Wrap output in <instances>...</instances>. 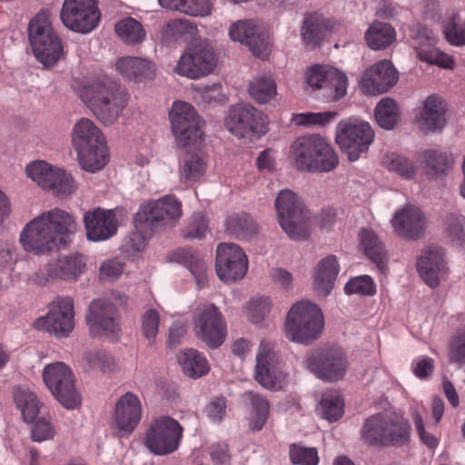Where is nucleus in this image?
Segmentation results:
<instances>
[{"instance_id":"nucleus-1","label":"nucleus","mask_w":465,"mask_h":465,"mask_svg":"<svg viewBox=\"0 0 465 465\" xmlns=\"http://www.w3.org/2000/svg\"><path fill=\"white\" fill-rule=\"evenodd\" d=\"M77 230L74 217L59 208L44 212L31 220L20 233L24 250L37 255L66 248Z\"/></svg>"},{"instance_id":"nucleus-2","label":"nucleus","mask_w":465,"mask_h":465,"mask_svg":"<svg viewBox=\"0 0 465 465\" xmlns=\"http://www.w3.org/2000/svg\"><path fill=\"white\" fill-rule=\"evenodd\" d=\"M182 215V203L173 195L141 204L134 219V232L124 240L123 251L128 253L143 251L156 232L173 226Z\"/></svg>"},{"instance_id":"nucleus-3","label":"nucleus","mask_w":465,"mask_h":465,"mask_svg":"<svg viewBox=\"0 0 465 465\" xmlns=\"http://www.w3.org/2000/svg\"><path fill=\"white\" fill-rule=\"evenodd\" d=\"M71 143L79 165L84 171L95 173L107 163L109 153L105 136L92 120L83 117L74 124Z\"/></svg>"},{"instance_id":"nucleus-4","label":"nucleus","mask_w":465,"mask_h":465,"mask_svg":"<svg viewBox=\"0 0 465 465\" xmlns=\"http://www.w3.org/2000/svg\"><path fill=\"white\" fill-rule=\"evenodd\" d=\"M290 157L295 167L302 172L328 173L339 163L331 145L319 134L298 137L290 147Z\"/></svg>"},{"instance_id":"nucleus-5","label":"nucleus","mask_w":465,"mask_h":465,"mask_svg":"<svg viewBox=\"0 0 465 465\" xmlns=\"http://www.w3.org/2000/svg\"><path fill=\"white\" fill-rule=\"evenodd\" d=\"M74 90L98 120L105 125L114 123L116 112V80L114 75L100 73L81 81Z\"/></svg>"},{"instance_id":"nucleus-6","label":"nucleus","mask_w":465,"mask_h":465,"mask_svg":"<svg viewBox=\"0 0 465 465\" xmlns=\"http://www.w3.org/2000/svg\"><path fill=\"white\" fill-rule=\"evenodd\" d=\"M28 39L35 59L50 68L64 56L61 38L52 27L47 12H39L29 23Z\"/></svg>"},{"instance_id":"nucleus-7","label":"nucleus","mask_w":465,"mask_h":465,"mask_svg":"<svg viewBox=\"0 0 465 465\" xmlns=\"http://www.w3.org/2000/svg\"><path fill=\"white\" fill-rule=\"evenodd\" d=\"M323 325V315L316 304L297 302L289 311L285 335L295 342L310 344L320 337Z\"/></svg>"},{"instance_id":"nucleus-8","label":"nucleus","mask_w":465,"mask_h":465,"mask_svg":"<svg viewBox=\"0 0 465 465\" xmlns=\"http://www.w3.org/2000/svg\"><path fill=\"white\" fill-rule=\"evenodd\" d=\"M183 434V428L178 420L168 415H160L147 425L143 444L154 455H169L179 449Z\"/></svg>"},{"instance_id":"nucleus-9","label":"nucleus","mask_w":465,"mask_h":465,"mask_svg":"<svg viewBox=\"0 0 465 465\" xmlns=\"http://www.w3.org/2000/svg\"><path fill=\"white\" fill-rule=\"evenodd\" d=\"M42 376L52 395L63 407L74 410L80 406L81 397L75 388V378L68 365L62 361L50 363L44 368Z\"/></svg>"},{"instance_id":"nucleus-10","label":"nucleus","mask_w":465,"mask_h":465,"mask_svg":"<svg viewBox=\"0 0 465 465\" xmlns=\"http://www.w3.org/2000/svg\"><path fill=\"white\" fill-rule=\"evenodd\" d=\"M169 118L172 132L179 147L185 148L203 141V121L192 104L183 101L174 102Z\"/></svg>"},{"instance_id":"nucleus-11","label":"nucleus","mask_w":465,"mask_h":465,"mask_svg":"<svg viewBox=\"0 0 465 465\" xmlns=\"http://www.w3.org/2000/svg\"><path fill=\"white\" fill-rule=\"evenodd\" d=\"M279 223L289 237L294 240L307 236V210L297 194L291 190H282L275 199Z\"/></svg>"},{"instance_id":"nucleus-12","label":"nucleus","mask_w":465,"mask_h":465,"mask_svg":"<svg viewBox=\"0 0 465 465\" xmlns=\"http://www.w3.org/2000/svg\"><path fill=\"white\" fill-rule=\"evenodd\" d=\"M374 138L371 125L356 119L341 121L337 125L336 143L351 162L366 153Z\"/></svg>"},{"instance_id":"nucleus-13","label":"nucleus","mask_w":465,"mask_h":465,"mask_svg":"<svg viewBox=\"0 0 465 465\" xmlns=\"http://www.w3.org/2000/svg\"><path fill=\"white\" fill-rule=\"evenodd\" d=\"M29 179L44 190L56 195H69L76 190V184L71 174L64 169L53 166L45 161L37 160L25 167Z\"/></svg>"},{"instance_id":"nucleus-14","label":"nucleus","mask_w":465,"mask_h":465,"mask_svg":"<svg viewBox=\"0 0 465 465\" xmlns=\"http://www.w3.org/2000/svg\"><path fill=\"white\" fill-rule=\"evenodd\" d=\"M306 364L312 373L326 381L341 380L349 366L345 351L334 347L312 351L307 354Z\"/></svg>"},{"instance_id":"nucleus-15","label":"nucleus","mask_w":465,"mask_h":465,"mask_svg":"<svg viewBox=\"0 0 465 465\" xmlns=\"http://www.w3.org/2000/svg\"><path fill=\"white\" fill-rule=\"evenodd\" d=\"M100 16L97 0H64L60 12L64 25L81 34H88L96 28Z\"/></svg>"},{"instance_id":"nucleus-16","label":"nucleus","mask_w":465,"mask_h":465,"mask_svg":"<svg viewBox=\"0 0 465 465\" xmlns=\"http://www.w3.org/2000/svg\"><path fill=\"white\" fill-rule=\"evenodd\" d=\"M34 325L57 338L68 337L74 328V300L68 296L57 297L50 303L47 313Z\"/></svg>"},{"instance_id":"nucleus-17","label":"nucleus","mask_w":465,"mask_h":465,"mask_svg":"<svg viewBox=\"0 0 465 465\" xmlns=\"http://www.w3.org/2000/svg\"><path fill=\"white\" fill-rule=\"evenodd\" d=\"M224 124L229 132L242 138L260 137L266 133L262 113L249 104L232 106Z\"/></svg>"},{"instance_id":"nucleus-18","label":"nucleus","mask_w":465,"mask_h":465,"mask_svg":"<svg viewBox=\"0 0 465 465\" xmlns=\"http://www.w3.org/2000/svg\"><path fill=\"white\" fill-rule=\"evenodd\" d=\"M305 81L309 86L322 90L327 100H339L346 94L347 76L332 66L312 65L306 72Z\"/></svg>"},{"instance_id":"nucleus-19","label":"nucleus","mask_w":465,"mask_h":465,"mask_svg":"<svg viewBox=\"0 0 465 465\" xmlns=\"http://www.w3.org/2000/svg\"><path fill=\"white\" fill-rule=\"evenodd\" d=\"M255 379L262 387L273 391L282 390L287 383L282 362L265 341L261 342L256 356Z\"/></svg>"},{"instance_id":"nucleus-20","label":"nucleus","mask_w":465,"mask_h":465,"mask_svg":"<svg viewBox=\"0 0 465 465\" xmlns=\"http://www.w3.org/2000/svg\"><path fill=\"white\" fill-rule=\"evenodd\" d=\"M197 338L210 348L220 347L227 334L226 323L218 308L213 304L203 307L194 317Z\"/></svg>"},{"instance_id":"nucleus-21","label":"nucleus","mask_w":465,"mask_h":465,"mask_svg":"<svg viewBox=\"0 0 465 465\" xmlns=\"http://www.w3.org/2000/svg\"><path fill=\"white\" fill-rule=\"evenodd\" d=\"M216 65L215 54L206 43H199L189 47L181 56L174 72L181 76L197 79L206 75Z\"/></svg>"},{"instance_id":"nucleus-22","label":"nucleus","mask_w":465,"mask_h":465,"mask_svg":"<svg viewBox=\"0 0 465 465\" xmlns=\"http://www.w3.org/2000/svg\"><path fill=\"white\" fill-rule=\"evenodd\" d=\"M215 267L216 273L223 282H236L246 274L248 259L237 244L222 242L216 250Z\"/></svg>"},{"instance_id":"nucleus-23","label":"nucleus","mask_w":465,"mask_h":465,"mask_svg":"<svg viewBox=\"0 0 465 465\" xmlns=\"http://www.w3.org/2000/svg\"><path fill=\"white\" fill-rule=\"evenodd\" d=\"M398 81V73L388 60H382L368 68L361 78V89L368 94L386 93Z\"/></svg>"},{"instance_id":"nucleus-24","label":"nucleus","mask_w":465,"mask_h":465,"mask_svg":"<svg viewBox=\"0 0 465 465\" xmlns=\"http://www.w3.org/2000/svg\"><path fill=\"white\" fill-rule=\"evenodd\" d=\"M115 315L116 307L114 302L104 299L93 301L86 315L91 334L95 337L114 335L116 327Z\"/></svg>"},{"instance_id":"nucleus-25","label":"nucleus","mask_w":465,"mask_h":465,"mask_svg":"<svg viewBox=\"0 0 465 465\" xmlns=\"http://www.w3.org/2000/svg\"><path fill=\"white\" fill-rule=\"evenodd\" d=\"M437 38L432 30L420 27L413 39V47L420 61L436 64L442 68L452 69L454 60L449 54L436 47Z\"/></svg>"},{"instance_id":"nucleus-26","label":"nucleus","mask_w":465,"mask_h":465,"mask_svg":"<svg viewBox=\"0 0 465 465\" xmlns=\"http://www.w3.org/2000/svg\"><path fill=\"white\" fill-rule=\"evenodd\" d=\"M417 270L429 286H438L447 270L444 250L437 245L428 246L417 260Z\"/></svg>"},{"instance_id":"nucleus-27","label":"nucleus","mask_w":465,"mask_h":465,"mask_svg":"<svg viewBox=\"0 0 465 465\" xmlns=\"http://www.w3.org/2000/svg\"><path fill=\"white\" fill-rule=\"evenodd\" d=\"M83 220L89 241H105L116 232V220L113 209L95 208L85 212Z\"/></svg>"},{"instance_id":"nucleus-28","label":"nucleus","mask_w":465,"mask_h":465,"mask_svg":"<svg viewBox=\"0 0 465 465\" xmlns=\"http://www.w3.org/2000/svg\"><path fill=\"white\" fill-rule=\"evenodd\" d=\"M229 35L232 40L248 45L256 57L267 58L270 52L267 35L264 32H260L252 21L234 23L230 28Z\"/></svg>"},{"instance_id":"nucleus-29","label":"nucleus","mask_w":465,"mask_h":465,"mask_svg":"<svg viewBox=\"0 0 465 465\" xmlns=\"http://www.w3.org/2000/svg\"><path fill=\"white\" fill-rule=\"evenodd\" d=\"M86 260L79 252L60 255L46 265L47 280L76 281L86 269Z\"/></svg>"},{"instance_id":"nucleus-30","label":"nucleus","mask_w":465,"mask_h":465,"mask_svg":"<svg viewBox=\"0 0 465 465\" xmlns=\"http://www.w3.org/2000/svg\"><path fill=\"white\" fill-rule=\"evenodd\" d=\"M142 405L137 395L126 392L118 399V436L131 434L140 423Z\"/></svg>"},{"instance_id":"nucleus-31","label":"nucleus","mask_w":465,"mask_h":465,"mask_svg":"<svg viewBox=\"0 0 465 465\" xmlns=\"http://www.w3.org/2000/svg\"><path fill=\"white\" fill-rule=\"evenodd\" d=\"M391 223L400 235L410 239L419 238L424 230L423 214L418 207L412 205H406L398 211Z\"/></svg>"},{"instance_id":"nucleus-32","label":"nucleus","mask_w":465,"mask_h":465,"mask_svg":"<svg viewBox=\"0 0 465 465\" xmlns=\"http://www.w3.org/2000/svg\"><path fill=\"white\" fill-rule=\"evenodd\" d=\"M446 106L442 98L436 94L427 97L420 111L417 121L421 127L430 131L440 130L446 124Z\"/></svg>"},{"instance_id":"nucleus-33","label":"nucleus","mask_w":465,"mask_h":465,"mask_svg":"<svg viewBox=\"0 0 465 465\" xmlns=\"http://www.w3.org/2000/svg\"><path fill=\"white\" fill-rule=\"evenodd\" d=\"M411 425L402 416L384 413V447H402L410 442Z\"/></svg>"},{"instance_id":"nucleus-34","label":"nucleus","mask_w":465,"mask_h":465,"mask_svg":"<svg viewBox=\"0 0 465 465\" xmlns=\"http://www.w3.org/2000/svg\"><path fill=\"white\" fill-rule=\"evenodd\" d=\"M340 271L335 255L322 259L314 272V289L318 294L327 296L333 288L334 282Z\"/></svg>"},{"instance_id":"nucleus-35","label":"nucleus","mask_w":465,"mask_h":465,"mask_svg":"<svg viewBox=\"0 0 465 465\" xmlns=\"http://www.w3.org/2000/svg\"><path fill=\"white\" fill-rule=\"evenodd\" d=\"M155 70V64L145 58L126 56L118 59V71L129 80L152 79Z\"/></svg>"},{"instance_id":"nucleus-36","label":"nucleus","mask_w":465,"mask_h":465,"mask_svg":"<svg viewBox=\"0 0 465 465\" xmlns=\"http://www.w3.org/2000/svg\"><path fill=\"white\" fill-rule=\"evenodd\" d=\"M367 45L372 50H383L396 40V31L388 23L374 21L365 32Z\"/></svg>"},{"instance_id":"nucleus-37","label":"nucleus","mask_w":465,"mask_h":465,"mask_svg":"<svg viewBox=\"0 0 465 465\" xmlns=\"http://www.w3.org/2000/svg\"><path fill=\"white\" fill-rule=\"evenodd\" d=\"M360 237L364 253L384 273L387 270L386 252L378 236L370 229H362Z\"/></svg>"},{"instance_id":"nucleus-38","label":"nucleus","mask_w":465,"mask_h":465,"mask_svg":"<svg viewBox=\"0 0 465 465\" xmlns=\"http://www.w3.org/2000/svg\"><path fill=\"white\" fill-rule=\"evenodd\" d=\"M207 161L200 153H186L180 162V176L185 182L199 181L205 173Z\"/></svg>"},{"instance_id":"nucleus-39","label":"nucleus","mask_w":465,"mask_h":465,"mask_svg":"<svg viewBox=\"0 0 465 465\" xmlns=\"http://www.w3.org/2000/svg\"><path fill=\"white\" fill-rule=\"evenodd\" d=\"M14 401L26 422H33L40 411V402L35 392L26 387L14 389Z\"/></svg>"},{"instance_id":"nucleus-40","label":"nucleus","mask_w":465,"mask_h":465,"mask_svg":"<svg viewBox=\"0 0 465 465\" xmlns=\"http://www.w3.org/2000/svg\"><path fill=\"white\" fill-rule=\"evenodd\" d=\"M178 361L184 374L190 378L202 377L210 370L206 358L193 349L184 350L179 355Z\"/></svg>"},{"instance_id":"nucleus-41","label":"nucleus","mask_w":465,"mask_h":465,"mask_svg":"<svg viewBox=\"0 0 465 465\" xmlns=\"http://www.w3.org/2000/svg\"><path fill=\"white\" fill-rule=\"evenodd\" d=\"M361 434L363 441L372 447H384V413H377L365 420Z\"/></svg>"},{"instance_id":"nucleus-42","label":"nucleus","mask_w":465,"mask_h":465,"mask_svg":"<svg viewBox=\"0 0 465 465\" xmlns=\"http://www.w3.org/2000/svg\"><path fill=\"white\" fill-rule=\"evenodd\" d=\"M382 163L391 173H396L402 179L412 180L419 173V166L408 157L398 153H387Z\"/></svg>"},{"instance_id":"nucleus-43","label":"nucleus","mask_w":465,"mask_h":465,"mask_svg":"<svg viewBox=\"0 0 465 465\" xmlns=\"http://www.w3.org/2000/svg\"><path fill=\"white\" fill-rule=\"evenodd\" d=\"M118 37L127 45H136L146 39V31L138 20L125 17L118 21Z\"/></svg>"},{"instance_id":"nucleus-44","label":"nucleus","mask_w":465,"mask_h":465,"mask_svg":"<svg viewBox=\"0 0 465 465\" xmlns=\"http://www.w3.org/2000/svg\"><path fill=\"white\" fill-rule=\"evenodd\" d=\"M327 26L322 16L310 15L304 19L302 28L303 41L307 45L314 48L324 38Z\"/></svg>"},{"instance_id":"nucleus-45","label":"nucleus","mask_w":465,"mask_h":465,"mask_svg":"<svg viewBox=\"0 0 465 465\" xmlns=\"http://www.w3.org/2000/svg\"><path fill=\"white\" fill-rule=\"evenodd\" d=\"M421 157L425 167L437 174L446 173L454 164L452 155L440 150L427 149L422 152Z\"/></svg>"},{"instance_id":"nucleus-46","label":"nucleus","mask_w":465,"mask_h":465,"mask_svg":"<svg viewBox=\"0 0 465 465\" xmlns=\"http://www.w3.org/2000/svg\"><path fill=\"white\" fill-rule=\"evenodd\" d=\"M250 95L260 104H266L277 94L276 83L272 76L260 75L249 84Z\"/></svg>"},{"instance_id":"nucleus-47","label":"nucleus","mask_w":465,"mask_h":465,"mask_svg":"<svg viewBox=\"0 0 465 465\" xmlns=\"http://www.w3.org/2000/svg\"><path fill=\"white\" fill-rule=\"evenodd\" d=\"M375 119L383 129L391 130L399 119V110L396 102L391 98L381 99L375 107Z\"/></svg>"},{"instance_id":"nucleus-48","label":"nucleus","mask_w":465,"mask_h":465,"mask_svg":"<svg viewBox=\"0 0 465 465\" xmlns=\"http://www.w3.org/2000/svg\"><path fill=\"white\" fill-rule=\"evenodd\" d=\"M225 225L227 232L237 238H247L257 232L256 223L247 213L231 215Z\"/></svg>"},{"instance_id":"nucleus-49","label":"nucleus","mask_w":465,"mask_h":465,"mask_svg":"<svg viewBox=\"0 0 465 465\" xmlns=\"http://www.w3.org/2000/svg\"><path fill=\"white\" fill-rule=\"evenodd\" d=\"M244 397L250 401L252 409L251 427L253 430H260L269 415V402L266 398L251 391L246 392Z\"/></svg>"},{"instance_id":"nucleus-50","label":"nucleus","mask_w":465,"mask_h":465,"mask_svg":"<svg viewBox=\"0 0 465 465\" xmlns=\"http://www.w3.org/2000/svg\"><path fill=\"white\" fill-rule=\"evenodd\" d=\"M344 402L338 391H326L320 402L319 411L329 421L338 420L343 414Z\"/></svg>"},{"instance_id":"nucleus-51","label":"nucleus","mask_w":465,"mask_h":465,"mask_svg":"<svg viewBox=\"0 0 465 465\" xmlns=\"http://www.w3.org/2000/svg\"><path fill=\"white\" fill-rule=\"evenodd\" d=\"M209 232L208 219L203 213L197 212L191 215L182 233L184 238L201 240L204 238Z\"/></svg>"},{"instance_id":"nucleus-52","label":"nucleus","mask_w":465,"mask_h":465,"mask_svg":"<svg viewBox=\"0 0 465 465\" xmlns=\"http://www.w3.org/2000/svg\"><path fill=\"white\" fill-rule=\"evenodd\" d=\"M446 40L452 45H465V23L457 14H453L443 26Z\"/></svg>"},{"instance_id":"nucleus-53","label":"nucleus","mask_w":465,"mask_h":465,"mask_svg":"<svg viewBox=\"0 0 465 465\" xmlns=\"http://www.w3.org/2000/svg\"><path fill=\"white\" fill-rule=\"evenodd\" d=\"M272 302L267 297H258L250 300L246 305L249 320L258 324L262 322L271 312Z\"/></svg>"},{"instance_id":"nucleus-54","label":"nucleus","mask_w":465,"mask_h":465,"mask_svg":"<svg viewBox=\"0 0 465 465\" xmlns=\"http://www.w3.org/2000/svg\"><path fill=\"white\" fill-rule=\"evenodd\" d=\"M346 294H359L371 296L376 292V285L368 275H361L351 279L344 286Z\"/></svg>"},{"instance_id":"nucleus-55","label":"nucleus","mask_w":465,"mask_h":465,"mask_svg":"<svg viewBox=\"0 0 465 465\" xmlns=\"http://www.w3.org/2000/svg\"><path fill=\"white\" fill-rule=\"evenodd\" d=\"M86 361L90 367L97 369L104 373L111 372L114 368V356L106 351H91L86 355Z\"/></svg>"},{"instance_id":"nucleus-56","label":"nucleus","mask_w":465,"mask_h":465,"mask_svg":"<svg viewBox=\"0 0 465 465\" xmlns=\"http://www.w3.org/2000/svg\"><path fill=\"white\" fill-rule=\"evenodd\" d=\"M290 458L292 463L300 465H317L319 462L315 448H306L295 444L290 448Z\"/></svg>"},{"instance_id":"nucleus-57","label":"nucleus","mask_w":465,"mask_h":465,"mask_svg":"<svg viewBox=\"0 0 465 465\" xmlns=\"http://www.w3.org/2000/svg\"><path fill=\"white\" fill-rule=\"evenodd\" d=\"M449 359L451 363L465 366V331L452 336L449 344Z\"/></svg>"},{"instance_id":"nucleus-58","label":"nucleus","mask_w":465,"mask_h":465,"mask_svg":"<svg viewBox=\"0 0 465 465\" xmlns=\"http://www.w3.org/2000/svg\"><path fill=\"white\" fill-rule=\"evenodd\" d=\"M336 113L334 112H323V113H304L299 114L294 116L296 124L299 125H319L325 126L334 117Z\"/></svg>"},{"instance_id":"nucleus-59","label":"nucleus","mask_w":465,"mask_h":465,"mask_svg":"<svg viewBox=\"0 0 465 465\" xmlns=\"http://www.w3.org/2000/svg\"><path fill=\"white\" fill-rule=\"evenodd\" d=\"M185 263L189 271L194 277L197 284L202 288L206 282V263L198 255L187 253L185 255Z\"/></svg>"},{"instance_id":"nucleus-60","label":"nucleus","mask_w":465,"mask_h":465,"mask_svg":"<svg viewBox=\"0 0 465 465\" xmlns=\"http://www.w3.org/2000/svg\"><path fill=\"white\" fill-rule=\"evenodd\" d=\"M159 313L153 309L146 311L142 317L143 333L150 344L155 340L159 329Z\"/></svg>"},{"instance_id":"nucleus-61","label":"nucleus","mask_w":465,"mask_h":465,"mask_svg":"<svg viewBox=\"0 0 465 465\" xmlns=\"http://www.w3.org/2000/svg\"><path fill=\"white\" fill-rule=\"evenodd\" d=\"M54 435L55 429L54 425L45 418L38 419L31 428V438L36 442L52 440Z\"/></svg>"},{"instance_id":"nucleus-62","label":"nucleus","mask_w":465,"mask_h":465,"mask_svg":"<svg viewBox=\"0 0 465 465\" xmlns=\"http://www.w3.org/2000/svg\"><path fill=\"white\" fill-rule=\"evenodd\" d=\"M413 423L420 441L429 449H435L439 445V439L425 430L422 416L419 412L413 414Z\"/></svg>"},{"instance_id":"nucleus-63","label":"nucleus","mask_w":465,"mask_h":465,"mask_svg":"<svg viewBox=\"0 0 465 465\" xmlns=\"http://www.w3.org/2000/svg\"><path fill=\"white\" fill-rule=\"evenodd\" d=\"M183 13L193 16H205L211 13V4L208 0H183Z\"/></svg>"},{"instance_id":"nucleus-64","label":"nucleus","mask_w":465,"mask_h":465,"mask_svg":"<svg viewBox=\"0 0 465 465\" xmlns=\"http://www.w3.org/2000/svg\"><path fill=\"white\" fill-rule=\"evenodd\" d=\"M210 456L214 465H230L231 455L228 446L224 443H218L210 447Z\"/></svg>"}]
</instances>
